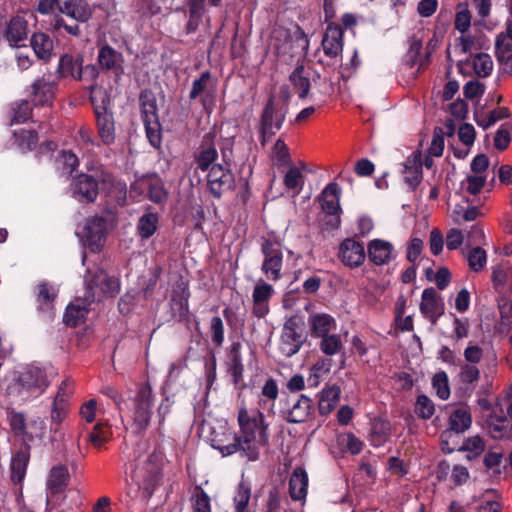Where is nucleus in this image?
Returning a JSON list of instances; mask_svg holds the SVG:
<instances>
[{"label": "nucleus", "instance_id": "obj_50", "mask_svg": "<svg viewBox=\"0 0 512 512\" xmlns=\"http://www.w3.org/2000/svg\"><path fill=\"white\" fill-rule=\"evenodd\" d=\"M7 418L10 428L14 435L25 436L26 435V418L22 412H17L13 409H7Z\"/></svg>", "mask_w": 512, "mask_h": 512}, {"label": "nucleus", "instance_id": "obj_18", "mask_svg": "<svg viewBox=\"0 0 512 512\" xmlns=\"http://www.w3.org/2000/svg\"><path fill=\"white\" fill-rule=\"evenodd\" d=\"M33 103L35 106H51L55 91L57 89V81L55 79L42 78L37 79L32 84Z\"/></svg>", "mask_w": 512, "mask_h": 512}, {"label": "nucleus", "instance_id": "obj_32", "mask_svg": "<svg viewBox=\"0 0 512 512\" xmlns=\"http://www.w3.org/2000/svg\"><path fill=\"white\" fill-rule=\"evenodd\" d=\"M31 47L35 55L43 60L48 61L53 51V41L46 33H34L30 40Z\"/></svg>", "mask_w": 512, "mask_h": 512}, {"label": "nucleus", "instance_id": "obj_45", "mask_svg": "<svg viewBox=\"0 0 512 512\" xmlns=\"http://www.w3.org/2000/svg\"><path fill=\"white\" fill-rule=\"evenodd\" d=\"M98 134L105 144L114 141V121L111 115L98 113Z\"/></svg>", "mask_w": 512, "mask_h": 512}, {"label": "nucleus", "instance_id": "obj_64", "mask_svg": "<svg viewBox=\"0 0 512 512\" xmlns=\"http://www.w3.org/2000/svg\"><path fill=\"white\" fill-rule=\"evenodd\" d=\"M431 156L440 157L444 151L443 130L439 127L434 129L433 138L428 149Z\"/></svg>", "mask_w": 512, "mask_h": 512}, {"label": "nucleus", "instance_id": "obj_5", "mask_svg": "<svg viewBox=\"0 0 512 512\" xmlns=\"http://www.w3.org/2000/svg\"><path fill=\"white\" fill-rule=\"evenodd\" d=\"M261 251L264 256L261 271L268 280L278 281L282 277L283 267V251L280 242L265 238L261 243Z\"/></svg>", "mask_w": 512, "mask_h": 512}, {"label": "nucleus", "instance_id": "obj_6", "mask_svg": "<svg viewBox=\"0 0 512 512\" xmlns=\"http://www.w3.org/2000/svg\"><path fill=\"white\" fill-rule=\"evenodd\" d=\"M286 113V106H277L273 98L268 100L261 116L262 145L281 129Z\"/></svg>", "mask_w": 512, "mask_h": 512}, {"label": "nucleus", "instance_id": "obj_8", "mask_svg": "<svg viewBox=\"0 0 512 512\" xmlns=\"http://www.w3.org/2000/svg\"><path fill=\"white\" fill-rule=\"evenodd\" d=\"M216 137L217 133L214 129L210 130L202 137V140L193 155L196 169L205 172L214 165L213 163L218 158V151L215 143Z\"/></svg>", "mask_w": 512, "mask_h": 512}, {"label": "nucleus", "instance_id": "obj_11", "mask_svg": "<svg viewBox=\"0 0 512 512\" xmlns=\"http://www.w3.org/2000/svg\"><path fill=\"white\" fill-rule=\"evenodd\" d=\"M133 481L143 490V497L149 498L160 481V470L157 465L148 462L137 467L132 475Z\"/></svg>", "mask_w": 512, "mask_h": 512}, {"label": "nucleus", "instance_id": "obj_24", "mask_svg": "<svg viewBox=\"0 0 512 512\" xmlns=\"http://www.w3.org/2000/svg\"><path fill=\"white\" fill-rule=\"evenodd\" d=\"M313 411V401L306 395H300L293 403L292 407L287 410L284 418L289 423H303L311 415Z\"/></svg>", "mask_w": 512, "mask_h": 512}, {"label": "nucleus", "instance_id": "obj_27", "mask_svg": "<svg viewBox=\"0 0 512 512\" xmlns=\"http://www.w3.org/2000/svg\"><path fill=\"white\" fill-rule=\"evenodd\" d=\"M308 323L312 336L321 338L336 329L335 319L326 313H316L309 316Z\"/></svg>", "mask_w": 512, "mask_h": 512}, {"label": "nucleus", "instance_id": "obj_23", "mask_svg": "<svg viewBox=\"0 0 512 512\" xmlns=\"http://www.w3.org/2000/svg\"><path fill=\"white\" fill-rule=\"evenodd\" d=\"M56 8L76 21L85 22L91 17V10L83 0H55Z\"/></svg>", "mask_w": 512, "mask_h": 512}, {"label": "nucleus", "instance_id": "obj_39", "mask_svg": "<svg viewBox=\"0 0 512 512\" xmlns=\"http://www.w3.org/2000/svg\"><path fill=\"white\" fill-rule=\"evenodd\" d=\"M159 216L157 213L148 212L142 215L137 223V233L143 240L154 235L158 228Z\"/></svg>", "mask_w": 512, "mask_h": 512}, {"label": "nucleus", "instance_id": "obj_35", "mask_svg": "<svg viewBox=\"0 0 512 512\" xmlns=\"http://www.w3.org/2000/svg\"><path fill=\"white\" fill-rule=\"evenodd\" d=\"M122 62V54L109 46L102 47L98 53V64L107 70L122 71Z\"/></svg>", "mask_w": 512, "mask_h": 512}, {"label": "nucleus", "instance_id": "obj_7", "mask_svg": "<svg viewBox=\"0 0 512 512\" xmlns=\"http://www.w3.org/2000/svg\"><path fill=\"white\" fill-rule=\"evenodd\" d=\"M301 321L298 317H290L284 324L281 334V352L291 357L296 354L304 343Z\"/></svg>", "mask_w": 512, "mask_h": 512}, {"label": "nucleus", "instance_id": "obj_15", "mask_svg": "<svg viewBox=\"0 0 512 512\" xmlns=\"http://www.w3.org/2000/svg\"><path fill=\"white\" fill-rule=\"evenodd\" d=\"M36 309L48 320H52L55 315V300L57 292L55 288L47 282H41L35 288Z\"/></svg>", "mask_w": 512, "mask_h": 512}, {"label": "nucleus", "instance_id": "obj_17", "mask_svg": "<svg viewBox=\"0 0 512 512\" xmlns=\"http://www.w3.org/2000/svg\"><path fill=\"white\" fill-rule=\"evenodd\" d=\"M420 311L432 324L444 313L443 301L434 288H426L422 292Z\"/></svg>", "mask_w": 512, "mask_h": 512}, {"label": "nucleus", "instance_id": "obj_26", "mask_svg": "<svg viewBox=\"0 0 512 512\" xmlns=\"http://www.w3.org/2000/svg\"><path fill=\"white\" fill-rule=\"evenodd\" d=\"M28 35L27 21L20 16H14L7 24L4 37L11 47H19V43L26 40Z\"/></svg>", "mask_w": 512, "mask_h": 512}, {"label": "nucleus", "instance_id": "obj_28", "mask_svg": "<svg viewBox=\"0 0 512 512\" xmlns=\"http://www.w3.org/2000/svg\"><path fill=\"white\" fill-rule=\"evenodd\" d=\"M76 235L85 249L96 252V215L90 216L83 225H78Z\"/></svg>", "mask_w": 512, "mask_h": 512}, {"label": "nucleus", "instance_id": "obj_10", "mask_svg": "<svg viewBox=\"0 0 512 512\" xmlns=\"http://www.w3.org/2000/svg\"><path fill=\"white\" fill-rule=\"evenodd\" d=\"M321 208L329 217V224L333 228L340 225V189L336 183L328 184L322 191L320 198Z\"/></svg>", "mask_w": 512, "mask_h": 512}, {"label": "nucleus", "instance_id": "obj_3", "mask_svg": "<svg viewBox=\"0 0 512 512\" xmlns=\"http://www.w3.org/2000/svg\"><path fill=\"white\" fill-rule=\"evenodd\" d=\"M70 480L68 468L65 465H57L51 468L46 482V506L47 509H54L60 505L61 501L71 498L75 506L82 504L80 492L78 490H69L63 496Z\"/></svg>", "mask_w": 512, "mask_h": 512}, {"label": "nucleus", "instance_id": "obj_25", "mask_svg": "<svg viewBox=\"0 0 512 512\" xmlns=\"http://www.w3.org/2000/svg\"><path fill=\"white\" fill-rule=\"evenodd\" d=\"M30 461V446H25L18 450L11 459V481L18 485L21 484L26 476L27 467Z\"/></svg>", "mask_w": 512, "mask_h": 512}, {"label": "nucleus", "instance_id": "obj_4", "mask_svg": "<svg viewBox=\"0 0 512 512\" xmlns=\"http://www.w3.org/2000/svg\"><path fill=\"white\" fill-rule=\"evenodd\" d=\"M84 276L85 294L83 298H76L65 309L63 322L66 326L75 328L83 323L89 313V308L95 301L96 273L87 268Z\"/></svg>", "mask_w": 512, "mask_h": 512}, {"label": "nucleus", "instance_id": "obj_16", "mask_svg": "<svg viewBox=\"0 0 512 512\" xmlns=\"http://www.w3.org/2000/svg\"><path fill=\"white\" fill-rule=\"evenodd\" d=\"M100 189L119 204L126 200V184L116 180L110 173L98 169V191Z\"/></svg>", "mask_w": 512, "mask_h": 512}, {"label": "nucleus", "instance_id": "obj_21", "mask_svg": "<svg viewBox=\"0 0 512 512\" xmlns=\"http://www.w3.org/2000/svg\"><path fill=\"white\" fill-rule=\"evenodd\" d=\"M274 293L273 287L260 280L254 287L253 298V314L258 317H264L269 311L268 301Z\"/></svg>", "mask_w": 512, "mask_h": 512}, {"label": "nucleus", "instance_id": "obj_29", "mask_svg": "<svg viewBox=\"0 0 512 512\" xmlns=\"http://www.w3.org/2000/svg\"><path fill=\"white\" fill-rule=\"evenodd\" d=\"M308 476L304 469H294L289 481V494L295 501L305 499L307 495Z\"/></svg>", "mask_w": 512, "mask_h": 512}, {"label": "nucleus", "instance_id": "obj_63", "mask_svg": "<svg viewBox=\"0 0 512 512\" xmlns=\"http://www.w3.org/2000/svg\"><path fill=\"white\" fill-rule=\"evenodd\" d=\"M144 124L150 144L154 148L159 149L161 147L162 137L158 122L154 120L153 122H144Z\"/></svg>", "mask_w": 512, "mask_h": 512}, {"label": "nucleus", "instance_id": "obj_30", "mask_svg": "<svg viewBox=\"0 0 512 512\" xmlns=\"http://www.w3.org/2000/svg\"><path fill=\"white\" fill-rule=\"evenodd\" d=\"M76 78L84 83V87L90 92V101L96 114V108L94 106L95 97L94 90L96 88V65L86 64L83 65V60H80V64L77 70Z\"/></svg>", "mask_w": 512, "mask_h": 512}, {"label": "nucleus", "instance_id": "obj_54", "mask_svg": "<svg viewBox=\"0 0 512 512\" xmlns=\"http://www.w3.org/2000/svg\"><path fill=\"white\" fill-rule=\"evenodd\" d=\"M435 412L433 401L426 395H419L415 403V413L422 419H429Z\"/></svg>", "mask_w": 512, "mask_h": 512}, {"label": "nucleus", "instance_id": "obj_37", "mask_svg": "<svg viewBox=\"0 0 512 512\" xmlns=\"http://www.w3.org/2000/svg\"><path fill=\"white\" fill-rule=\"evenodd\" d=\"M240 349L241 344L239 342L233 343L229 353L230 363L228 371L231 374L235 385H238L243 380L244 367L242 364Z\"/></svg>", "mask_w": 512, "mask_h": 512}, {"label": "nucleus", "instance_id": "obj_52", "mask_svg": "<svg viewBox=\"0 0 512 512\" xmlns=\"http://www.w3.org/2000/svg\"><path fill=\"white\" fill-rule=\"evenodd\" d=\"M432 386L436 390V394L442 400H446L450 396L449 380L446 372L439 371L432 378Z\"/></svg>", "mask_w": 512, "mask_h": 512}, {"label": "nucleus", "instance_id": "obj_31", "mask_svg": "<svg viewBox=\"0 0 512 512\" xmlns=\"http://www.w3.org/2000/svg\"><path fill=\"white\" fill-rule=\"evenodd\" d=\"M403 175L405 183L414 191L422 180V163L417 155L405 161Z\"/></svg>", "mask_w": 512, "mask_h": 512}, {"label": "nucleus", "instance_id": "obj_34", "mask_svg": "<svg viewBox=\"0 0 512 512\" xmlns=\"http://www.w3.org/2000/svg\"><path fill=\"white\" fill-rule=\"evenodd\" d=\"M487 428L490 436L494 439H502L512 431V425L504 415H497L495 412L487 418Z\"/></svg>", "mask_w": 512, "mask_h": 512}, {"label": "nucleus", "instance_id": "obj_60", "mask_svg": "<svg viewBox=\"0 0 512 512\" xmlns=\"http://www.w3.org/2000/svg\"><path fill=\"white\" fill-rule=\"evenodd\" d=\"M12 123H24L31 117L32 109L27 100H22L13 108Z\"/></svg>", "mask_w": 512, "mask_h": 512}, {"label": "nucleus", "instance_id": "obj_61", "mask_svg": "<svg viewBox=\"0 0 512 512\" xmlns=\"http://www.w3.org/2000/svg\"><path fill=\"white\" fill-rule=\"evenodd\" d=\"M148 197L154 203H162L166 200L167 193L160 180L156 179L149 183Z\"/></svg>", "mask_w": 512, "mask_h": 512}, {"label": "nucleus", "instance_id": "obj_33", "mask_svg": "<svg viewBox=\"0 0 512 512\" xmlns=\"http://www.w3.org/2000/svg\"><path fill=\"white\" fill-rule=\"evenodd\" d=\"M118 224V211L115 206L108 207L98 216V242L112 233Z\"/></svg>", "mask_w": 512, "mask_h": 512}, {"label": "nucleus", "instance_id": "obj_62", "mask_svg": "<svg viewBox=\"0 0 512 512\" xmlns=\"http://www.w3.org/2000/svg\"><path fill=\"white\" fill-rule=\"evenodd\" d=\"M512 52V38L507 35L500 33L496 37L495 41V55L497 58H503V56L511 54Z\"/></svg>", "mask_w": 512, "mask_h": 512}, {"label": "nucleus", "instance_id": "obj_22", "mask_svg": "<svg viewBox=\"0 0 512 512\" xmlns=\"http://www.w3.org/2000/svg\"><path fill=\"white\" fill-rule=\"evenodd\" d=\"M322 48L328 57L334 58L343 50V31L339 26L329 25L322 39Z\"/></svg>", "mask_w": 512, "mask_h": 512}, {"label": "nucleus", "instance_id": "obj_43", "mask_svg": "<svg viewBox=\"0 0 512 512\" xmlns=\"http://www.w3.org/2000/svg\"><path fill=\"white\" fill-rule=\"evenodd\" d=\"M139 103L143 122H153L156 120V100L150 91L145 90L140 93Z\"/></svg>", "mask_w": 512, "mask_h": 512}, {"label": "nucleus", "instance_id": "obj_12", "mask_svg": "<svg viewBox=\"0 0 512 512\" xmlns=\"http://www.w3.org/2000/svg\"><path fill=\"white\" fill-rule=\"evenodd\" d=\"M207 171V183L211 194L220 198L222 193L233 185V175L228 168L221 164H214Z\"/></svg>", "mask_w": 512, "mask_h": 512}, {"label": "nucleus", "instance_id": "obj_49", "mask_svg": "<svg viewBox=\"0 0 512 512\" xmlns=\"http://www.w3.org/2000/svg\"><path fill=\"white\" fill-rule=\"evenodd\" d=\"M284 185L288 190L299 194L304 185V176L297 167H291L284 176Z\"/></svg>", "mask_w": 512, "mask_h": 512}, {"label": "nucleus", "instance_id": "obj_57", "mask_svg": "<svg viewBox=\"0 0 512 512\" xmlns=\"http://www.w3.org/2000/svg\"><path fill=\"white\" fill-rule=\"evenodd\" d=\"M70 410L69 402L66 400H53L51 410V420L57 426L60 425L63 420L67 417Z\"/></svg>", "mask_w": 512, "mask_h": 512}, {"label": "nucleus", "instance_id": "obj_2", "mask_svg": "<svg viewBox=\"0 0 512 512\" xmlns=\"http://www.w3.org/2000/svg\"><path fill=\"white\" fill-rule=\"evenodd\" d=\"M49 386L45 370L29 366L18 373L7 386V395L15 403H24L44 393Z\"/></svg>", "mask_w": 512, "mask_h": 512}, {"label": "nucleus", "instance_id": "obj_48", "mask_svg": "<svg viewBox=\"0 0 512 512\" xmlns=\"http://www.w3.org/2000/svg\"><path fill=\"white\" fill-rule=\"evenodd\" d=\"M474 72L478 77L486 78L493 70V61L490 55L486 53H479L473 58Z\"/></svg>", "mask_w": 512, "mask_h": 512}, {"label": "nucleus", "instance_id": "obj_20", "mask_svg": "<svg viewBox=\"0 0 512 512\" xmlns=\"http://www.w3.org/2000/svg\"><path fill=\"white\" fill-rule=\"evenodd\" d=\"M367 253L369 260L377 265L388 264L394 257L393 245L382 239H373L368 243Z\"/></svg>", "mask_w": 512, "mask_h": 512}, {"label": "nucleus", "instance_id": "obj_59", "mask_svg": "<svg viewBox=\"0 0 512 512\" xmlns=\"http://www.w3.org/2000/svg\"><path fill=\"white\" fill-rule=\"evenodd\" d=\"M210 333L212 342L220 347L224 342V324L219 316H214L210 322Z\"/></svg>", "mask_w": 512, "mask_h": 512}, {"label": "nucleus", "instance_id": "obj_46", "mask_svg": "<svg viewBox=\"0 0 512 512\" xmlns=\"http://www.w3.org/2000/svg\"><path fill=\"white\" fill-rule=\"evenodd\" d=\"M80 64L79 59H74L72 55L64 54L58 63L57 73L58 78H65L72 76L76 78L77 70Z\"/></svg>", "mask_w": 512, "mask_h": 512}, {"label": "nucleus", "instance_id": "obj_40", "mask_svg": "<svg viewBox=\"0 0 512 512\" xmlns=\"http://www.w3.org/2000/svg\"><path fill=\"white\" fill-rule=\"evenodd\" d=\"M98 287L104 298L115 297L120 292L119 279L108 275L105 271L98 270Z\"/></svg>", "mask_w": 512, "mask_h": 512}, {"label": "nucleus", "instance_id": "obj_19", "mask_svg": "<svg viewBox=\"0 0 512 512\" xmlns=\"http://www.w3.org/2000/svg\"><path fill=\"white\" fill-rule=\"evenodd\" d=\"M472 418L470 412L466 408L455 409L449 417V428L442 432V442H448L453 434H461L468 430L471 426Z\"/></svg>", "mask_w": 512, "mask_h": 512}, {"label": "nucleus", "instance_id": "obj_56", "mask_svg": "<svg viewBox=\"0 0 512 512\" xmlns=\"http://www.w3.org/2000/svg\"><path fill=\"white\" fill-rule=\"evenodd\" d=\"M512 125L505 123L500 126L494 137V146L496 149L503 151L508 148L511 141Z\"/></svg>", "mask_w": 512, "mask_h": 512}, {"label": "nucleus", "instance_id": "obj_36", "mask_svg": "<svg viewBox=\"0 0 512 512\" xmlns=\"http://www.w3.org/2000/svg\"><path fill=\"white\" fill-rule=\"evenodd\" d=\"M289 80L291 81L299 98L305 99L308 96L311 83L309 75L305 72L304 67L302 65L297 66L291 73Z\"/></svg>", "mask_w": 512, "mask_h": 512}, {"label": "nucleus", "instance_id": "obj_42", "mask_svg": "<svg viewBox=\"0 0 512 512\" xmlns=\"http://www.w3.org/2000/svg\"><path fill=\"white\" fill-rule=\"evenodd\" d=\"M61 175L69 179L79 166V159L72 151H61L56 159Z\"/></svg>", "mask_w": 512, "mask_h": 512}, {"label": "nucleus", "instance_id": "obj_9", "mask_svg": "<svg viewBox=\"0 0 512 512\" xmlns=\"http://www.w3.org/2000/svg\"><path fill=\"white\" fill-rule=\"evenodd\" d=\"M152 407V389L149 384H144L138 388L134 399V424L137 429H145L151 417Z\"/></svg>", "mask_w": 512, "mask_h": 512}, {"label": "nucleus", "instance_id": "obj_44", "mask_svg": "<svg viewBox=\"0 0 512 512\" xmlns=\"http://www.w3.org/2000/svg\"><path fill=\"white\" fill-rule=\"evenodd\" d=\"M14 137L17 146L24 152L33 150L38 143V134L34 130H15Z\"/></svg>", "mask_w": 512, "mask_h": 512}, {"label": "nucleus", "instance_id": "obj_51", "mask_svg": "<svg viewBox=\"0 0 512 512\" xmlns=\"http://www.w3.org/2000/svg\"><path fill=\"white\" fill-rule=\"evenodd\" d=\"M468 265L474 272L483 270L487 262V254L481 247L471 249L467 254Z\"/></svg>", "mask_w": 512, "mask_h": 512}, {"label": "nucleus", "instance_id": "obj_58", "mask_svg": "<svg viewBox=\"0 0 512 512\" xmlns=\"http://www.w3.org/2000/svg\"><path fill=\"white\" fill-rule=\"evenodd\" d=\"M486 183L483 175H468L462 182V187L471 195L478 194Z\"/></svg>", "mask_w": 512, "mask_h": 512}, {"label": "nucleus", "instance_id": "obj_41", "mask_svg": "<svg viewBox=\"0 0 512 512\" xmlns=\"http://www.w3.org/2000/svg\"><path fill=\"white\" fill-rule=\"evenodd\" d=\"M278 395L279 390L276 381L273 378L267 379L261 389L259 398L260 408L272 410Z\"/></svg>", "mask_w": 512, "mask_h": 512}, {"label": "nucleus", "instance_id": "obj_38", "mask_svg": "<svg viewBox=\"0 0 512 512\" xmlns=\"http://www.w3.org/2000/svg\"><path fill=\"white\" fill-rule=\"evenodd\" d=\"M341 390L334 385L321 392L318 409L321 415L329 414L337 405L340 399Z\"/></svg>", "mask_w": 512, "mask_h": 512}, {"label": "nucleus", "instance_id": "obj_14", "mask_svg": "<svg viewBox=\"0 0 512 512\" xmlns=\"http://www.w3.org/2000/svg\"><path fill=\"white\" fill-rule=\"evenodd\" d=\"M70 188L72 196L80 203H92L96 200V179L92 175L80 173L73 178Z\"/></svg>", "mask_w": 512, "mask_h": 512}, {"label": "nucleus", "instance_id": "obj_13", "mask_svg": "<svg viewBox=\"0 0 512 512\" xmlns=\"http://www.w3.org/2000/svg\"><path fill=\"white\" fill-rule=\"evenodd\" d=\"M338 257L345 266L357 268L363 264L366 253L362 243L346 238L339 246Z\"/></svg>", "mask_w": 512, "mask_h": 512}, {"label": "nucleus", "instance_id": "obj_47", "mask_svg": "<svg viewBox=\"0 0 512 512\" xmlns=\"http://www.w3.org/2000/svg\"><path fill=\"white\" fill-rule=\"evenodd\" d=\"M319 348L325 355L332 356L339 353L343 349V343L340 335L329 334L321 337Z\"/></svg>", "mask_w": 512, "mask_h": 512}, {"label": "nucleus", "instance_id": "obj_53", "mask_svg": "<svg viewBox=\"0 0 512 512\" xmlns=\"http://www.w3.org/2000/svg\"><path fill=\"white\" fill-rule=\"evenodd\" d=\"M250 488L244 483H240L234 496L235 512H249L248 503L250 501Z\"/></svg>", "mask_w": 512, "mask_h": 512}, {"label": "nucleus", "instance_id": "obj_55", "mask_svg": "<svg viewBox=\"0 0 512 512\" xmlns=\"http://www.w3.org/2000/svg\"><path fill=\"white\" fill-rule=\"evenodd\" d=\"M510 117V111L506 107H500L497 110H493L489 113L487 118H476L478 126L484 130L494 125L497 121Z\"/></svg>", "mask_w": 512, "mask_h": 512}, {"label": "nucleus", "instance_id": "obj_1", "mask_svg": "<svg viewBox=\"0 0 512 512\" xmlns=\"http://www.w3.org/2000/svg\"><path fill=\"white\" fill-rule=\"evenodd\" d=\"M238 424L240 435L237 436L229 429L223 432V438L217 436L211 439V446L218 450L222 456H230L235 453L248 461H256L260 455V448L269 442L268 424L259 409L248 411L241 408L238 412Z\"/></svg>", "mask_w": 512, "mask_h": 512}]
</instances>
